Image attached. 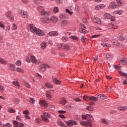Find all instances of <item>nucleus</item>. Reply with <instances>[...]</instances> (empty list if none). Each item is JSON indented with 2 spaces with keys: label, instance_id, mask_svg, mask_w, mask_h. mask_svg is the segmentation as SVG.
I'll use <instances>...</instances> for the list:
<instances>
[{
  "label": "nucleus",
  "instance_id": "obj_1",
  "mask_svg": "<svg viewBox=\"0 0 127 127\" xmlns=\"http://www.w3.org/2000/svg\"><path fill=\"white\" fill-rule=\"evenodd\" d=\"M29 27L30 31L33 33H35L36 34H37V35H39V36H42L43 35H44V32L35 27L33 24H30Z\"/></svg>",
  "mask_w": 127,
  "mask_h": 127
},
{
  "label": "nucleus",
  "instance_id": "obj_2",
  "mask_svg": "<svg viewBox=\"0 0 127 127\" xmlns=\"http://www.w3.org/2000/svg\"><path fill=\"white\" fill-rule=\"evenodd\" d=\"M38 11L40 12L41 15H50V11L45 10L42 6H40L37 8Z\"/></svg>",
  "mask_w": 127,
  "mask_h": 127
},
{
  "label": "nucleus",
  "instance_id": "obj_3",
  "mask_svg": "<svg viewBox=\"0 0 127 127\" xmlns=\"http://www.w3.org/2000/svg\"><path fill=\"white\" fill-rule=\"evenodd\" d=\"M80 125L81 126H83V127H88V126L89 127H92V121L90 120H88L86 122L85 121H81Z\"/></svg>",
  "mask_w": 127,
  "mask_h": 127
},
{
  "label": "nucleus",
  "instance_id": "obj_4",
  "mask_svg": "<svg viewBox=\"0 0 127 127\" xmlns=\"http://www.w3.org/2000/svg\"><path fill=\"white\" fill-rule=\"evenodd\" d=\"M65 124L68 126V127H73V125L74 126H77V125H78L77 121L72 120L66 121Z\"/></svg>",
  "mask_w": 127,
  "mask_h": 127
},
{
  "label": "nucleus",
  "instance_id": "obj_5",
  "mask_svg": "<svg viewBox=\"0 0 127 127\" xmlns=\"http://www.w3.org/2000/svg\"><path fill=\"white\" fill-rule=\"evenodd\" d=\"M41 117L44 122H46V123L49 122V120H48V119L50 118V115L48 114V113H44L43 116L42 115Z\"/></svg>",
  "mask_w": 127,
  "mask_h": 127
},
{
  "label": "nucleus",
  "instance_id": "obj_6",
  "mask_svg": "<svg viewBox=\"0 0 127 127\" xmlns=\"http://www.w3.org/2000/svg\"><path fill=\"white\" fill-rule=\"evenodd\" d=\"M80 28H79V32L81 33L86 34L88 33V31L86 30V27L83 24H80Z\"/></svg>",
  "mask_w": 127,
  "mask_h": 127
},
{
  "label": "nucleus",
  "instance_id": "obj_7",
  "mask_svg": "<svg viewBox=\"0 0 127 127\" xmlns=\"http://www.w3.org/2000/svg\"><path fill=\"white\" fill-rule=\"evenodd\" d=\"M19 14L20 16L23 18H28V13H27V12L25 11L21 10Z\"/></svg>",
  "mask_w": 127,
  "mask_h": 127
},
{
  "label": "nucleus",
  "instance_id": "obj_8",
  "mask_svg": "<svg viewBox=\"0 0 127 127\" xmlns=\"http://www.w3.org/2000/svg\"><path fill=\"white\" fill-rule=\"evenodd\" d=\"M119 62L122 65H125L127 62V59L124 56H122L119 59Z\"/></svg>",
  "mask_w": 127,
  "mask_h": 127
},
{
  "label": "nucleus",
  "instance_id": "obj_9",
  "mask_svg": "<svg viewBox=\"0 0 127 127\" xmlns=\"http://www.w3.org/2000/svg\"><path fill=\"white\" fill-rule=\"evenodd\" d=\"M13 124L15 127H24V125H23V124L16 121H13Z\"/></svg>",
  "mask_w": 127,
  "mask_h": 127
},
{
  "label": "nucleus",
  "instance_id": "obj_10",
  "mask_svg": "<svg viewBox=\"0 0 127 127\" xmlns=\"http://www.w3.org/2000/svg\"><path fill=\"white\" fill-rule=\"evenodd\" d=\"M5 15L6 17H8L9 19L10 20H14V17L13 16L11 15V12L10 11H8L5 13Z\"/></svg>",
  "mask_w": 127,
  "mask_h": 127
},
{
  "label": "nucleus",
  "instance_id": "obj_11",
  "mask_svg": "<svg viewBox=\"0 0 127 127\" xmlns=\"http://www.w3.org/2000/svg\"><path fill=\"white\" fill-rule=\"evenodd\" d=\"M106 7V5L104 4H100L99 5H96L94 6L95 9L96 10H99V9H103V8H105Z\"/></svg>",
  "mask_w": 127,
  "mask_h": 127
},
{
  "label": "nucleus",
  "instance_id": "obj_12",
  "mask_svg": "<svg viewBox=\"0 0 127 127\" xmlns=\"http://www.w3.org/2000/svg\"><path fill=\"white\" fill-rule=\"evenodd\" d=\"M41 21L43 23H49V18L48 16L43 17L41 18Z\"/></svg>",
  "mask_w": 127,
  "mask_h": 127
},
{
  "label": "nucleus",
  "instance_id": "obj_13",
  "mask_svg": "<svg viewBox=\"0 0 127 127\" xmlns=\"http://www.w3.org/2000/svg\"><path fill=\"white\" fill-rule=\"evenodd\" d=\"M43 89H53V85L50 84L49 83L45 84V85L42 86Z\"/></svg>",
  "mask_w": 127,
  "mask_h": 127
},
{
  "label": "nucleus",
  "instance_id": "obj_14",
  "mask_svg": "<svg viewBox=\"0 0 127 127\" xmlns=\"http://www.w3.org/2000/svg\"><path fill=\"white\" fill-rule=\"evenodd\" d=\"M93 22L95 23H98V24H101V20L98 17H94L92 19Z\"/></svg>",
  "mask_w": 127,
  "mask_h": 127
},
{
  "label": "nucleus",
  "instance_id": "obj_15",
  "mask_svg": "<svg viewBox=\"0 0 127 127\" xmlns=\"http://www.w3.org/2000/svg\"><path fill=\"white\" fill-rule=\"evenodd\" d=\"M49 20L50 21H51V22H57L58 18H57L56 16H53L49 19Z\"/></svg>",
  "mask_w": 127,
  "mask_h": 127
},
{
  "label": "nucleus",
  "instance_id": "obj_16",
  "mask_svg": "<svg viewBox=\"0 0 127 127\" xmlns=\"http://www.w3.org/2000/svg\"><path fill=\"white\" fill-rule=\"evenodd\" d=\"M40 104L41 106H43V107H45V108L48 107V104H47L46 101L44 100L40 101Z\"/></svg>",
  "mask_w": 127,
  "mask_h": 127
},
{
  "label": "nucleus",
  "instance_id": "obj_17",
  "mask_svg": "<svg viewBox=\"0 0 127 127\" xmlns=\"http://www.w3.org/2000/svg\"><path fill=\"white\" fill-rule=\"evenodd\" d=\"M23 114L25 115V117L26 119H28V120H30V117L28 115V114H29V112L28 110L24 111L23 112Z\"/></svg>",
  "mask_w": 127,
  "mask_h": 127
},
{
  "label": "nucleus",
  "instance_id": "obj_18",
  "mask_svg": "<svg viewBox=\"0 0 127 127\" xmlns=\"http://www.w3.org/2000/svg\"><path fill=\"white\" fill-rule=\"evenodd\" d=\"M56 124H57V125H58V126H59L60 127H66V125H65V124H64V122H63L62 121H58Z\"/></svg>",
  "mask_w": 127,
  "mask_h": 127
},
{
  "label": "nucleus",
  "instance_id": "obj_19",
  "mask_svg": "<svg viewBox=\"0 0 127 127\" xmlns=\"http://www.w3.org/2000/svg\"><path fill=\"white\" fill-rule=\"evenodd\" d=\"M109 8H116L117 7V5H116V3L115 2H112L109 4V5L108 6Z\"/></svg>",
  "mask_w": 127,
  "mask_h": 127
},
{
  "label": "nucleus",
  "instance_id": "obj_20",
  "mask_svg": "<svg viewBox=\"0 0 127 127\" xmlns=\"http://www.w3.org/2000/svg\"><path fill=\"white\" fill-rule=\"evenodd\" d=\"M48 35H49V36H57L58 33L56 31H52L49 33Z\"/></svg>",
  "mask_w": 127,
  "mask_h": 127
},
{
  "label": "nucleus",
  "instance_id": "obj_21",
  "mask_svg": "<svg viewBox=\"0 0 127 127\" xmlns=\"http://www.w3.org/2000/svg\"><path fill=\"white\" fill-rule=\"evenodd\" d=\"M80 40L82 42H84V43H87L88 42V39H87L85 36H81Z\"/></svg>",
  "mask_w": 127,
  "mask_h": 127
},
{
  "label": "nucleus",
  "instance_id": "obj_22",
  "mask_svg": "<svg viewBox=\"0 0 127 127\" xmlns=\"http://www.w3.org/2000/svg\"><path fill=\"white\" fill-rule=\"evenodd\" d=\"M116 2H117L119 6H124V5H125V3H124L123 1L121 0H116Z\"/></svg>",
  "mask_w": 127,
  "mask_h": 127
},
{
  "label": "nucleus",
  "instance_id": "obj_23",
  "mask_svg": "<svg viewBox=\"0 0 127 127\" xmlns=\"http://www.w3.org/2000/svg\"><path fill=\"white\" fill-rule=\"evenodd\" d=\"M9 68L12 71H15V64H9Z\"/></svg>",
  "mask_w": 127,
  "mask_h": 127
},
{
  "label": "nucleus",
  "instance_id": "obj_24",
  "mask_svg": "<svg viewBox=\"0 0 127 127\" xmlns=\"http://www.w3.org/2000/svg\"><path fill=\"white\" fill-rule=\"evenodd\" d=\"M30 60L31 62H32L33 63H36L37 62V60L36 59V58L34 56H31L30 57Z\"/></svg>",
  "mask_w": 127,
  "mask_h": 127
},
{
  "label": "nucleus",
  "instance_id": "obj_25",
  "mask_svg": "<svg viewBox=\"0 0 127 127\" xmlns=\"http://www.w3.org/2000/svg\"><path fill=\"white\" fill-rule=\"evenodd\" d=\"M53 81L54 83L56 84V85H60L61 84V81H59V80H57V79L54 78L53 79Z\"/></svg>",
  "mask_w": 127,
  "mask_h": 127
},
{
  "label": "nucleus",
  "instance_id": "obj_26",
  "mask_svg": "<svg viewBox=\"0 0 127 127\" xmlns=\"http://www.w3.org/2000/svg\"><path fill=\"white\" fill-rule=\"evenodd\" d=\"M104 16H105V17L107 18V19H110L111 18V17H112V15H111V14L109 13H104Z\"/></svg>",
  "mask_w": 127,
  "mask_h": 127
},
{
  "label": "nucleus",
  "instance_id": "obj_27",
  "mask_svg": "<svg viewBox=\"0 0 127 127\" xmlns=\"http://www.w3.org/2000/svg\"><path fill=\"white\" fill-rule=\"evenodd\" d=\"M46 96L47 98H48L49 99V100H51V99H52V95H51V94H50V92L48 91H46Z\"/></svg>",
  "mask_w": 127,
  "mask_h": 127
},
{
  "label": "nucleus",
  "instance_id": "obj_28",
  "mask_svg": "<svg viewBox=\"0 0 127 127\" xmlns=\"http://www.w3.org/2000/svg\"><path fill=\"white\" fill-rule=\"evenodd\" d=\"M66 103V100L64 98H62L61 99V102L60 104L62 105V106H64V105H65Z\"/></svg>",
  "mask_w": 127,
  "mask_h": 127
},
{
  "label": "nucleus",
  "instance_id": "obj_29",
  "mask_svg": "<svg viewBox=\"0 0 127 127\" xmlns=\"http://www.w3.org/2000/svg\"><path fill=\"white\" fill-rule=\"evenodd\" d=\"M13 84L16 86L17 88H20V85H19V83L18 81H13Z\"/></svg>",
  "mask_w": 127,
  "mask_h": 127
},
{
  "label": "nucleus",
  "instance_id": "obj_30",
  "mask_svg": "<svg viewBox=\"0 0 127 127\" xmlns=\"http://www.w3.org/2000/svg\"><path fill=\"white\" fill-rule=\"evenodd\" d=\"M90 101L97 102V101H98V98L95 96H91L90 97Z\"/></svg>",
  "mask_w": 127,
  "mask_h": 127
},
{
  "label": "nucleus",
  "instance_id": "obj_31",
  "mask_svg": "<svg viewBox=\"0 0 127 127\" xmlns=\"http://www.w3.org/2000/svg\"><path fill=\"white\" fill-rule=\"evenodd\" d=\"M118 110L119 111H122V112H124V111H127V107L125 106V107H120L118 108Z\"/></svg>",
  "mask_w": 127,
  "mask_h": 127
},
{
  "label": "nucleus",
  "instance_id": "obj_32",
  "mask_svg": "<svg viewBox=\"0 0 127 127\" xmlns=\"http://www.w3.org/2000/svg\"><path fill=\"white\" fill-rule=\"evenodd\" d=\"M40 69L41 70H42V71H43V72H44V71H46V64H42L41 66H40Z\"/></svg>",
  "mask_w": 127,
  "mask_h": 127
},
{
  "label": "nucleus",
  "instance_id": "obj_33",
  "mask_svg": "<svg viewBox=\"0 0 127 127\" xmlns=\"http://www.w3.org/2000/svg\"><path fill=\"white\" fill-rule=\"evenodd\" d=\"M106 59H107V60H112L113 59V56L110 54H107L106 55Z\"/></svg>",
  "mask_w": 127,
  "mask_h": 127
},
{
  "label": "nucleus",
  "instance_id": "obj_34",
  "mask_svg": "<svg viewBox=\"0 0 127 127\" xmlns=\"http://www.w3.org/2000/svg\"><path fill=\"white\" fill-rule=\"evenodd\" d=\"M101 123H102V124H104L105 125H109V122L108 120L105 119H101Z\"/></svg>",
  "mask_w": 127,
  "mask_h": 127
},
{
  "label": "nucleus",
  "instance_id": "obj_35",
  "mask_svg": "<svg viewBox=\"0 0 127 127\" xmlns=\"http://www.w3.org/2000/svg\"><path fill=\"white\" fill-rule=\"evenodd\" d=\"M0 63L1 64H4L5 65H6V64H7V62H6V61L1 58H0Z\"/></svg>",
  "mask_w": 127,
  "mask_h": 127
},
{
  "label": "nucleus",
  "instance_id": "obj_36",
  "mask_svg": "<svg viewBox=\"0 0 127 127\" xmlns=\"http://www.w3.org/2000/svg\"><path fill=\"white\" fill-rule=\"evenodd\" d=\"M70 38H71V39H73V40H76L77 41L79 40V38H78L77 36H71L70 37Z\"/></svg>",
  "mask_w": 127,
  "mask_h": 127
},
{
  "label": "nucleus",
  "instance_id": "obj_37",
  "mask_svg": "<svg viewBox=\"0 0 127 127\" xmlns=\"http://www.w3.org/2000/svg\"><path fill=\"white\" fill-rule=\"evenodd\" d=\"M123 12V11L122 10H118L114 11V13H116V14H119V15L122 14Z\"/></svg>",
  "mask_w": 127,
  "mask_h": 127
},
{
  "label": "nucleus",
  "instance_id": "obj_38",
  "mask_svg": "<svg viewBox=\"0 0 127 127\" xmlns=\"http://www.w3.org/2000/svg\"><path fill=\"white\" fill-rule=\"evenodd\" d=\"M15 71H16L17 72H20L21 73H23V72H24V70H23V69L19 67H17Z\"/></svg>",
  "mask_w": 127,
  "mask_h": 127
},
{
  "label": "nucleus",
  "instance_id": "obj_39",
  "mask_svg": "<svg viewBox=\"0 0 127 127\" xmlns=\"http://www.w3.org/2000/svg\"><path fill=\"white\" fill-rule=\"evenodd\" d=\"M86 109L90 112H93V111H94V108L92 107V106H87Z\"/></svg>",
  "mask_w": 127,
  "mask_h": 127
},
{
  "label": "nucleus",
  "instance_id": "obj_40",
  "mask_svg": "<svg viewBox=\"0 0 127 127\" xmlns=\"http://www.w3.org/2000/svg\"><path fill=\"white\" fill-rule=\"evenodd\" d=\"M69 48L70 47L67 44H65L63 46V49H64V50H69Z\"/></svg>",
  "mask_w": 127,
  "mask_h": 127
},
{
  "label": "nucleus",
  "instance_id": "obj_41",
  "mask_svg": "<svg viewBox=\"0 0 127 127\" xmlns=\"http://www.w3.org/2000/svg\"><path fill=\"white\" fill-rule=\"evenodd\" d=\"M118 38L119 40H121L122 41H124V40H125V37H124V35H121L118 37Z\"/></svg>",
  "mask_w": 127,
  "mask_h": 127
},
{
  "label": "nucleus",
  "instance_id": "obj_42",
  "mask_svg": "<svg viewBox=\"0 0 127 127\" xmlns=\"http://www.w3.org/2000/svg\"><path fill=\"white\" fill-rule=\"evenodd\" d=\"M41 46L42 49H45V48H46V43H41Z\"/></svg>",
  "mask_w": 127,
  "mask_h": 127
},
{
  "label": "nucleus",
  "instance_id": "obj_43",
  "mask_svg": "<svg viewBox=\"0 0 127 127\" xmlns=\"http://www.w3.org/2000/svg\"><path fill=\"white\" fill-rule=\"evenodd\" d=\"M29 102H30L31 104L33 105L35 103V99L33 98H30Z\"/></svg>",
  "mask_w": 127,
  "mask_h": 127
},
{
  "label": "nucleus",
  "instance_id": "obj_44",
  "mask_svg": "<svg viewBox=\"0 0 127 127\" xmlns=\"http://www.w3.org/2000/svg\"><path fill=\"white\" fill-rule=\"evenodd\" d=\"M8 112L9 113H11L12 114H14L15 113V111H14L12 108H9L8 109Z\"/></svg>",
  "mask_w": 127,
  "mask_h": 127
},
{
  "label": "nucleus",
  "instance_id": "obj_45",
  "mask_svg": "<svg viewBox=\"0 0 127 127\" xmlns=\"http://www.w3.org/2000/svg\"><path fill=\"white\" fill-rule=\"evenodd\" d=\"M120 74L121 75V76H124V77L127 78V73L123 72V71H120Z\"/></svg>",
  "mask_w": 127,
  "mask_h": 127
},
{
  "label": "nucleus",
  "instance_id": "obj_46",
  "mask_svg": "<svg viewBox=\"0 0 127 127\" xmlns=\"http://www.w3.org/2000/svg\"><path fill=\"white\" fill-rule=\"evenodd\" d=\"M101 36V35H94L91 36V38H98Z\"/></svg>",
  "mask_w": 127,
  "mask_h": 127
},
{
  "label": "nucleus",
  "instance_id": "obj_47",
  "mask_svg": "<svg viewBox=\"0 0 127 127\" xmlns=\"http://www.w3.org/2000/svg\"><path fill=\"white\" fill-rule=\"evenodd\" d=\"M101 45H102V46H103L104 47H110L111 46V45H108V46L105 43H101Z\"/></svg>",
  "mask_w": 127,
  "mask_h": 127
},
{
  "label": "nucleus",
  "instance_id": "obj_48",
  "mask_svg": "<svg viewBox=\"0 0 127 127\" xmlns=\"http://www.w3.org/2000/svg\"><path fill=\"white\" fill-rule=\"evenodd\" d=\"M83 100H84V101H88V100H90V97L87 95H85L83 97Z\"/></svg>",
  "mask_w": 127,
  "mask_h": 127
},
{
  "label": "nucleus",
  "instance_id": "obj_49",
  "mask_svg": "<svg viewBox=\"0 0 127 127\" xmlns=\"http://www.w3.org/2000/svg\"><path fill=\"white\" fill-rule=\"evenodd\" d=\"M92 118H93V116H92V115H90V114L86 115V120L92 119Z\"/></svg>",
  "mask_w": 127,
  "mask_h": 127
},
{
  "label": "nucleus",
  "instance_id": "obj_50",
  "mask_svg": "<svg viewBox=\"0 0 127 127\" xmlns=\"http://www.w3.org/2000/svg\"><path fill=\"white\" fill-rule=\"evenodd\" d=\"M62 40H63L64 42H66V41L68 40V38H67V37H65V36L62 37Z\"/></svg>",
  "mask_w": 127,
  "mask_h": 127
},
{
  "label": "nucleus",
  "instance_id": "obj_51",
  "mask_svg": "<svg viewBox=\"0 0 127 127\" xmlns=\"http://www.w3.org/2000/svg\"><path fill=\"white\" fill-rule=\"evenodd\" d=\"M106 99H108V97L105 96V94H101V99L106 100Z\"/></svg>",
  "mask_w": 127,
  "mask_h": 127
},
{
  "label": "nucleus",
  "instance_id": "obj_52",
  "mask_svg": "<svg viewBox=\"0 0 127 127\" xmlns=\"http://www.w3.org/2000/svg\"><path fill=\"white\" fill-rule=\"evenodd\" d=\"M17 29V27L16 26V25H15V24H13L12 29L13 30H16Z\"/></svg>",
  "mask_w": 127,
  "mask_h": 127
},
{
  "label": "nucleus",
  "instance_id": "obj_53",
  "mask_svg": "<svg viewBox=\"0 0 127 127\" xmlns=\"http://www.w3.org/2000/svg\"><path fill=\"white\" fill-rule=\"evenodd\" d=\"M16 65H17V66H20L21 65V62L19 60L17 61L16 63H15Z\"/></svg>",
  "mask_w": 127,
  "mask_h": 127
},
{
  "label": "nucleus",
  "instance_id": "obj_54",
  "mask_svg": "<svg viewBox=\"0 0 127 127\" xmlns=\"http://www.w3.org/2000/svg\"><path fill=\"white\" fill-rule=\"evenodd\" d=\"M65 11H66V12H67V13H68V14H70V15H72L73 14V12L70 11V10H69V9H66Z\"/></svg>",
  "mask_w": 127,
  "mask_h": 127
},
{
  "label": "nucleus",
  "instance_id": "obj_55",
  "mask_svg": "<svg viewBox=\"0 0 127 127\" xmlns=\"http://www.w3.org/2000/svg\"><path fill=\"white\" fill-rule=\"evenodd\" d=\"M54 12H59V8L57 7H55L54 9Z\"/></svg>",
  "mask_w": 127,
  "mask_h": 127
},
{
  "label": "nucleus",
  "instance_id": "obj_56",
  "mask_svg": "<svg viewBox=\"0 0 127 127\" xmlns=\"http://www.w3.org/2000/svg\"><path fill=\"white\" fill-rule=\"evenodd\" d=\"M25 85L27 88H30V85H29V83L28 82H25Z\"/></svg>",
  "mask_w": 127,
  "mask_h": 127
},
{
  "label": "nucleus",
  "instance_id": "obj_57",
  "mask_svg": "<svg viewBox=\"0 0 127 127\" xmlns=\"http://www.w3.org/2000/svg\"><path fill=\"white\" fill-rule=\"evenodd\" d=\"M110 26L111 27V28L110 29V30H115V28L113 27L114 26V24H110Z\"/></svg>",
  "mask_w": 127,
  "mask_h": 127
},
{
  "label": "nucleus",
  "instance_id": "obj_58",
  "mask_svg": "<svg viewBox=\"0 0 127 127\" xmlns=\"http://www.w3.org/2000/svg\"><path fill=\"white\" fill-rule=\"evenodd\" d=\"M56 1L58 4H61L62 3V0H56Z\"/></svg>",
  "mask_w": 127,
  "mask_h": 127
},
{
  "label": "nucleus",
  "instance_id": "obj_59",
  "mask_svg": "<svg viewBox=\"0 0 127 127\" xmlns=\"http://www.w3.org/2000/svg\"><path fill=\"white\" fill-rule=\"evenodd\" d=\"M82 120H87V115H83L82 116Z\"/></svg>",
  "mask_w": 127,
  "mask_h": 127
},
{
  "label": "nucleus",
  "instance_id": "obj_60",
  "mask_svg": "<svg viewBox=\"0 0 127 127\" xmlns=\"http://www.w3.org/2000/svg\"><path fill=\"white\" fill-rule=\"evenodd\" d=\"M75 10L76 11H79V10H80V7L78 6V5H76L75 6Z\"/></svg>",
  "mask_w": 127,
  "mask_h": 127
},
{
  "label": "nucleus",
  "instance_id": "obj_61",
  "mask_svg": "<svg viewBox=\"0 0 127 127\" xmlns=\"http://www.w3.org/2000/svg\"><path fill=\"white\" fill-rule=\"evenodd\" d=\"M58 113L59 114H66V111L60 110V111H58Z\"/></svg>",
  "mask_w": 127,
  "mask_h": 127
},
{
  "label": "nucleus",
  "instance_id": "obj_62",
  "mask_svg": "<svg viewBox=\"0 0 127 127\" xmlns=\"http://www.w3.org/2000/svg\"><path fill=\"white\" fill-rule=\"evenodd\" d=\"M110 18L111 21H116V18L115 17V16H111V17Z\"/></svg>",
  "mask_w": 127,
  "mask_h": 127
},
{
  "label": "nucleus",
  "instance_id": "obj_63",
  "mask_svg": "<svg viewBox=\"0 0 127 127\" xmlns=\"http://www.w3.org/2000/svg\"><path fill=\"white\" fill-rule=\"evenodd\" d=\"M0 27L3 29L4 28V25L1 22H0Z\"/></svg>",
  "mask_w": 127,
  "mask_h": 127
},
{
  "label": "nucleus",
  "instance_id": "obj_64",
  "mask_svg": "<svg viewBox=\"0 0 127 127\" xmlns=\"http://www.w3.org/2000/svg\"><path fill=\"white\" fill-rule=\"evenodd\" d=\"M21 1L23 3H28V0H21Z\"/></svg>",
  "mask_w": 127,
  "mask_h": 127
}]
</instances>
